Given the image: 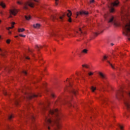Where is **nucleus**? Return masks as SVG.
<instances>
[{
    "instance_id": "f257e3e1",
    "label": "nucleus",
    "mask_w": 130,
    "mask_h": 130,
    "mask_svg": "<svg viewBox=\"0 0 130 130\" xmlns=\"http://www.w3.org/2000/svg\"><path fill=\"white\" fill-rule=\"evenodd\" d=\"M50 103L48 102L46 105H44L43 108V111L48 110V116H45V124L48 129H51V127L54 126V130L59 129L60 128V124L58 122V120L60 119L59 116V110L57 109L51 110L48 109Z\"/></svg>"
},
{
    "instance_id": "f03ea898",
    "label": "nucleus",
    "mask_w": 130,
    "mask_h": 130,
    "mask_svg": "<svg viewBox=\"0 0 130 130\" xmlns=\"http://www.w3.org/2000/svg\"><path fill=\"white\" fill-rule=\"evenodd\" d=\"M121 20L123 24L122 26L125 31L123 34L127 37L130 36V15L128 11L126 10L122 11Z\"/></svg>"
},
{
    "instance_id": "7ed1b4c3",
    "label": "nucleus",
    "mask_w": 130,
    "mask_h": 130,
    "mask_svg": "<svg viewBox=\"0 0 130 130\" xmlns=\"http://www.w3.org/2000/svg\"><path fill=\"white\" fill-rule=\"evenodd\" d=\"M109 2V5H108V8L110 12V13H114L115 10H114V7H117L119 2L118 0H108Z\"/></svg>"
},
{
    "instance_id": "20e7f679",
    "label": "nucleus",
    "mask_w": 130,
    "mask_h": 130,
    "mask_svg": "<svg viewBox=\"0 0 130 130\" xmlns=\"http://www.w3.org/2000/svg\"><path fill=\"white\" fill-rule=\"evenodd\" d=\"M108 22L112 23L116 27H117V26H120V22L119 21L113 16H111L109 17Z\"/></svg>"
},
{
    "instance_id": "39448f33",
    "label": "nucleus",
    "mask_w": 130,
    "mask_h": 130,
    "mask_svg": "<svg viewBox=\"0 0 130 130\" xmlns=\"http://www.w3.org/2000/svg\"><path fill=\"white\" fill-rule=\"evenodd\" d=\"M99 75L100 76V78L102 80L103 82H104L105 84V86L103 87V89L104 90H106V88L108 86V82L107 81H105L107 79L106 76L101 72H99Z\"/></svg>"
},
{
    "instance_id": "423d86ee",
    "label": "nucleus",
    "mask_w": 130,
    "mask_h": 130,
    "mask_svg": "<svg viewBox=\"0 0 130 130\" xmlns=\"http://www.w3.org/2000/svg\"><path fill=\"white\" fill-rule=\"evenodd\" d=\"M35 97H38V95L33 93H27L25 94V96H24L23 99L25 100H30L32 99V98H35Z\"/></svg>"
},
{
    "instance_id": "0eeeda50",
    "label": "nucleus",
    "mask_w": 130,
    "mask_h": 130,
    "mask_svg": "<svg viewBox=\"0 0 130 130\" xmlns=\"http://www.w3.org/2000/svg\"><path fill=\"white\" fill-rule=\"evenodd\" d=\"M30 7V8H34V3L30 1H28L23 4V9L24 10H28V8Z\"/></svg>"
},
{
    "instance_id": "6e6552de",
    "label": "nucleus",
    "mask_w": 130,
    "mask_h": 130,
    "mask_svg": "<svg viewBox=\"0 0 130 130\" xmlns=\"http://www.w3.org/2000/svg\"><path fill=\"white\" fill-rule=\"evenodd\" d=\"M65 16H66V14H63L62 16H59L58 17H56L54 15H52L51 19L53 21H54L55 20H57V21H60V22H62V21H63V18H64Z\"/></svg>"
},
{
    "instance_id": "1a4fd4ad",
    "label": "nucleus",
    "mask_w": 130,
    "mask_h": 130,
    "mask_svg": "<svg viewBox=\"0 0 130 130\" xmlns=\"http://www.w3.org/2000/svg\"><path fill=\"white\" fill-rule=\"evenodd\" d=\"M76 34H78L80 35V36H85L86 35V31H83V29L82 28H79V31H76L75 35H73L74 37L77 36Z\"/></svg>"
},
{
    "instance_id": "9d476101",
    "label": "nucleus",
    "mask_w": 130,
    "mask_h": 130,
    "mask_svg": "<svg viewBox=\"0 0 130 130\" xmlns=\"http://www.w3.org/2000/svg\"><path fill=\"white\" fill-rule=\"evenodd\" d=\"M124 104L126 106V109L128 110H129V109H130V101L128 100L125 101Z\"/></svg>"
},
{
    "instance_id": "9b49d317",
    "label": "nucleus",
    "mask_w": 130,
    "mask_h": 130,
    "mask_svg": "<svg viewBox=\"0 0 130 130\" xmlns=\"http://www.w3.org/2000/svg\"><path fill=\"white\" fill-rule=\"evenodd\" d=\"M18 13V11L16 9L10 10V15H13V16H16L17 13Z\"/></svg>"
},
{
    "instance_id": "f8f14e48",
    "label": "nucleus",
    "mask_w": 130,
    "mask_h": 130,
    "mask_svg": "<svg viewBox=\"0 0 130 130\" xmlns=\"http://www.w3.org/2000/svg\"><path fill=\"white\" fill-rule=\"evenodd\" d=\"M69 13L67 14V16L68 17V21L70 23L72 22V18H71V16H72V12L70 10H68Z\"/></svg>"
},
{
    "instance_id": "ddd939ff",
    "label": "nucleus",
    "mask_w": 130,
    "mask_h": 130,
    "mask_svg": "<svg viewBox=\"0 0 130 130\" xmlns=\"http://www.w3.org/2000/svg\"><path fill=\"white\" fill-rule=\"evenodd\" d=\"M89 14L88 12L86 11H80L79 12L77 13V16H79V15H88Z\"/></svg>"
},
{
    "instance_id": "4468645a",
    "label": "nucleus",
    "mask_w": 130,
    "mask_h": 130,
    "mask_svg": "<svg viewBox=\"0 0 130 130\" xmlns=\"http://www.w3.org/2000/svg\"><path fill=\"white\" fill-rule=\"evenodd\" d=\"M28 117H29V118L31 119V122L32 123H34V120H35V117L34 116V115H33V114H30Z\"/></svg>"
},
{
    "instance_id": "2eb2a0df",
    "label": "nucleus",
    "mask_w": 130,
    "mask_h": 130,
    "mask_svg": "<svg viewBox=\"0 0 130 130\" xmlns=\"http://www.w3.org/2000/svg\"><path fill=\"white\" fill-rule=\"evenodd\" d=\"M33 27L34 28H35L36 29H38V28H40V24L39 23H37V24H34L33 25Z\"/></svg>"
},
{
    "instance_id": "dca6fc26",
    "label": "nucleus",
    "mask_w": 130,
    "mask_h": 130,
    "mask_svg": "<svg viewBox=\"0 0 130 130\" xmlns=\"http://www.w3.org/2000/svg\"><path fill=\"white\" fill-rule=\"evenodd\" d=\"M107 62H108V63L110 64L112 69H113V70H115V67H114V66H113L111 63H110V61H109V60H107Z\"/></svg>"
},
{
    "instance_id": "f3484780",
    "label": "nucleus",
    "mask_w": 130,
    "mask_h": 130,
    "mask_svg": "<svg viewBox=\"0 0 130 130\" xmlns=\"http://www.w3.org/2000/svg\"><path fill=\"white\" fill-rule=\"evenodd\" d=\"M25 18L27 21H29L31 19V16L30 15H26L25 16Z\"/></svg>"
},
{
    "instance_id": "a211bd4d",
    "label": "nucleus",
    "mask_w": 130,
    "mask_h": 130,
    "mask_svg": "<svg viewBox=\"0 0 130 130\" xmlns=\"http://www.w3.org/2000/svg\"><path fill=\"white\" fill-rule=\"evenodd\" d=\"M19 102H20V100L19 99L14 101V103L16 105H19Z\"/></svg>"
},
{
    "instance_id": "6ab92c4d",
    "label": "nucleus",
    "mask_w": 130,
    "mask_h": 130,
    "mask_svg": "<svg viewBox=\"0 0 130 130\" xmlns=\"http://www.w3.org/2000/svg\"><path fill=\"white\" fill-rule=\"evenodd\" d=\"M0 6H1V7L3 8V9H5V8H6V5L4 3V2H1Z\"/></svg>"
},
{
    "instance_id": "aec40b11",
    "label": "nucleus",
    "mask_w": 130,
    "mask_h": 130,
    "mask_svg": "<svg viewBox=\"0 0 130 130\" xmlns=\"http://www.w3.org/2000/svg\"><path fill=\"white\" fill-rule=\"evenodd\" d=\"M82 66L83 68H85L86 69H89L90 68V66L88 64H83Z\"/></svg>"
},
{
    "instance_id": "412c9836",
    "label": "nucleus",
    "mask_w": 130,
    "mask_h": 130,
    "mask_svg": "<svg viewBox=\"0 0 130 130\" xmlns=\"http://www.w3.org/2000/svg\"><path fill=\"white\" fill-rule=\"evenodd\" d=\"M13 25H15V22L12 23V25L11 27H9L8 28H7V30H10V29H13V28H14Z\"/></svg>"
},
{
    "instance_id": "4be33fe9",
    "label": "nucleus",
    "mask_w": 130,
    "mask_h": 130,
    "mask_svg": "<svg viewBox=\"0 0 130 130\" xmlns=\"http://www.w3.org/2000/svg\"><path fill=\"white\" fill-rule=\"evenodd\" d=\"M72 93L74 94V95H77V90H75L74 89H73L72 90Z\"/></svg>"
},
{
    "instance_id": "5701e85b",
    "label": "nucleus",
    "mask_w": 130,
    "mask_h": 130,
    "mask_svg": "<svg viewBox=\"0 0 130 130\" xmlns=\"http://www.w3.org/2000/svg\"><path fill=\"white\" fill-rule=\"evenodd\" d=\"M13 117H14V115H10L8 116V119L9 120H11L12 119V118H13Z\"/></svg>"
},
{
    "instance_id": "b1692460",
    "label": "nucleus",
    "mask_w": 130,
    "mask_h": 130,
    "mask_svg": "<svg viewBox=\"0 0 130 130\" xmlns=\"http://www.w3.org/2000/svg\"><path fill=\"white\" fill-rule=\"evenodd\" d=\"M90 89H91L92 92H94L95 90H96V87H95L94 86H91Z\"/></svg>"
},
{
    "instance_id": "393cba45",
    "label": "nucleus",
    "mask_w": 130,
    "mask_h": 130,
    "mask_svg": "<svg viewBox=\"0 0 130 130\" xmlns=\"http://www.w3.org/2000/svg\"><path fill=\"white\" fill-rule=\"evenodd\" d=\"M25 31V29L24 28H19L18 32H24Z\"/></svg>"
},
{
    "instance_id": "a878e982",
    "label": "nucleus",
    "mask_w": 130,
    "mask_h": 130,
    "mask_svg": "<svg viewBox=\"0 0 130 130\" xmlns=\"http://www.w3.org/2000/svg\"><path fill=\"white\" fill-rule=\"evenodd\" d=\"M82 52H83V53H87L88 50H87V49H83L82 50Z\"/></svg>"
},
{
    "instance_id": "bb28decb",
    "label": "nucleus",
    "mask_w": 130,
    "mask_h": 130,
    "mask_svg": "<svg viewBox=\"0 0 130 130\" xmlns=\"http://www.w3.org/2000/svg\"><path fill=\"white\" fill-rule=\"evenodd\" d=\"M118 126L120 127L121 130H123V127L122 126H121L120 124H118Z\"/></svg>"
},
{
    "instance_id": "cd10ccee",
    "label": "nucleus",
    "mask_w": 130,
    "mask_h": 130,
    "mask_svg": "<svg viewBox=\"0 0 130 130\" xmlns=\"http://www.w3.org/2000/svg\"><path fill=\"white\" fill-rule=\"evenodd\" d=\"M123 93H124V92L123 91V90H121L120 91V95L122 96V97H123Z\"/></svg>"
},
{
    "instance_id": "c85d7f7f",
    "label": "nucleus",
    "mask_w": 130,
    "mask_h": 130,
    "mask_svg": "<svg viewBox=\"0 0 130 130\" xmlns=\"http://www.w3.org/2000/svg\"><path fill=\"white\" fill-rule=\"evenodd\" d=\"M31 126L34 129H35V128H36V125L35 124H32Z\"/></svg>"
},
{
    "instance_id": "c756f323",
    "label": "nucleus",
    "mask_w": 130,
    "mask_h": 130,
    "mask_svg": "<svg viewBox=\"0 0 130 130\" xmlns=\"http://www.w3.org/2000/svg\"><path fill=\"white\" fill-rule=\"evenodd\" d=\"M22 73L23 74V75H25V76L27 75V72H26L25 71H23Z\"/></svg>"
},
{
    "instance_id": "7c9ffc66",
    "label": "nucleus",
    "mask_w": 130,
    "mask_h": 130,
    "mask_svg": "<svg viewBox=\"0 0 130 130\" xmlns=\"http://www.w3.org/2000/svg\"><path fill=\"white\" fill-rule=\"evenodd\" d=\"M7 43H8V44H9V43L11 42V40H7L6 41Z\"/></svg>"
},
{
    "instance_id": "2f4dec72",
    "label": "nucleus",
    "mask_w": 130,
    "mask_h": 130,
    "mask_svg": "<svg viewBox=\"0 0 130 130\" xmlns=\"http://www.w3.org/2000/svg\"><path fill=\"white\" fill-rule=\"evenodd\" d=\"M17 4H18V5H23V3L20 2V1L17 2Z\"/></svg>"
},
{
    "instance_id": "473e14b6",
    "label": "nucleus",
    "mask_w": 130,
    "mask_h": 130,
    "mask_svg": "<svg viewBox=\"0 0 130 130\" xmlns=\"http://www.w3.org/2000/svg\"><path fill=\"white\" fill-rule=\"evenodd\" d=\"M19 36H20V37H26V36L25 35H19Z\"/></svg>"
},
{
    "instance_id": "72a5a7b5",
    "label": "nucleus",
    "mask_w": 130,
    "mask_h": 130,
    "mask_svg": "<svg viewBox=\"0 0 130 130\" xmlns=\"http://www.w3.org/2000/svg\"><path fill=\"white\" fill-rule=\"evenodd\" d=\"M40 47L41 48V46H36V48L38 49V50H39V48H40Z\"/></svg>"
},
{
    "instance_id": "f704fd0d",
    "label": "nucleus",
    "mask_w": 130,
    "mask_h": 130,
    "mask_svg": "<svg viewBox=\"0 0 130 130\" xmlns=\"http://www.w3.org/2000/svg\"><path fill=\"white\" fill-rule=\"evenodd\" d=\"M4 95H5V96H7V95H8V92H7L6 91H4Z\"/></svg>"
},
{
    "instance_id": "c9c22d12",
    "label": "nucleus",
    "mask_w": 130,
    "mask_h": 130,
    "mask_svg": "<svg viewBox=\"0 0 130 130\" xmlns=\"http://www.w3.org/2000/svg\"><path fill=\"white\" fill-rule=\"evenodd\" d=\"M69 106H72V104L71 103V102H68Z\"/></svg>"
},
{
    "instance_id": "e433bc0d",
    "label": "nucleus",
    "mask_w": 130,
    "mask_h": 130,
    "mask_svg": "<svg viewBox=\"0 0 130 130\" xmlns=\"http://www.w3.org/2000/svg\"><path fill=\"white\" fill-rule=\"evenodd\" d=\"M58 1V0H55V4L56 6H57V5H58V3H57V2Z\"/></svg>"
},
{
    "instance_id": "4c0bfd02",
    "label": "nucleus",
    "mask_w": 130,
    "mask_h": 130,
    "mask_svg": "<svg viewBox=\"0 0 130 130\" xmlns=\"http://www.w3.org/2000/svg\"><path fill=\"white\" fill-rule=\"evenodd\" d=\"M94 0H90V4H93V3H94Z\"/></svg>"
},
{
    "instance_id": "58836bf2",
    "label": "nucleus",
    "mask_w": 130,
    "mask_h": 130,
    "mask_svg": "<svg viewBox=\"0 0 130 130\" xmlns=\"http://www.w3.org/2000/svg\"><path fill=\"white\" fill-rule=\"evenodd\" d=\"M88 75H89V76H92V75H93V73H92V72H89V73H88Z\"/></svg>"
},
{
    "instance_id": "ea45409f",
    "label": "nucleus",
    "mask_w": 130,
    "mask_h": 130,
    "mask_svg": "<svg viewBox=\"0 0 130 130\" xmlns=\"http://www.w3.org/2000/svg\"><path fill=\"white\" fill-rule=\"evenodd\" d=\"M104 59H105V60L107 59V56H104Z\"/></svg>"
},
{
    "instance_id": "a19ab883",
    "label": "nucleus",
    "mask_w": 130,
    "mask_h": 130,
    "mask_svg": "<svg viewBox=\"0 0 130 130\" xmlns=\"http://www.w3.org/2000/svg\"><path fill=\"white\" fill-rule=\"evenodd\" d=\"M103 102H105L106 104H107V102H106V101L104 100V99H102Z\"/></svg>"
},
{
    "instance_id": "79ce46f5",
    "label": "nucleus",
    "mask_w": 130,
    "mask_h": 130,
    "mask_svg": "<svg viewBox=\"0 0 130 130\" xmlns=\"http://www.w3.org/2000/svg\"><path fill=\"white\" fill-rule=\"evenodd\" d=\"M25 59H30V57H29L28 56H25Z\"/></svg>"
},
{
    "instance_id": "37998d69",
    "label": "nucleus",
    "mask_w": 130,
    "mask_h": 130,
    "mask_svg": "<svg viewBox=\"0 0 130 130\" xmlns=\"http://www.w3.org/2000/svg\"><path fill=\"white\" fill-rule=\"evenodd\" d=\"M94 35L95 36H97V35H98V33H97V32H94Z\"/></svg>"
},
{
    "instance_id": "c03bdc74",
    "label": "nucleus",
    "mask_w": 130,
    "mask_h": 130,
    "mask_svg": "<svg viewBox=\"0 0 130 130\" xmlns=\"http://www.w3.org/2000/svg\"><path fill=\"white\" fill-rule=\"evenodd\" d=\"M69 86L70 87H72V83L69 81Z\"/></svg>"
},
{
    "instance_id": "a18cd8bd",
    "label": "nucleus",
    "mask_w": 130,
    "mask_h": 130,
    "mask_svg": "<svg viewBox=\"0 0 130 130\" xmlns=\"http://www.w3.org/2000/svg\"><path fill=\"white\" fill-rule=\"evenodd\" d=\"M7 128H8V129H10V128H11V127L10 126L8 125Z\"/></svg>"
},
{
    "instance_id": "49530a36",
    "label": "nucleus",
    "mask_w": 130,
    "mask_h": 130,
    "mask_svg": "<svg viewBox=\"0 0 130 130\" xmlns=\"http://www.w3.org/2000/svg\"><path fill=\"white\" fill-rule=\"evenodd\" d=\"M51 96H52V97L53 98H54V94H51Z\"/></svg>"
},
{
    "instance_id": "de8ad7c7",
    "label": "nucleus",
    "mask_w": 130,
    "mask_h": 130,
    "mask_svg": "<svg viewBox=\"0 0 130 130\" xmlns=\"http://www.w3.org/2000/svg\"><path fill=\"white\" fill-rule=\"evenodd\" d=\"M35 2H36V3H38V1L37 0H34Z\"/></svg>"
},
{
    "instance_id": "09e8293b",
    "label": "nucleus",
    "mask_w": 130,
    "mask_h": 130,
    "mask_svg": "<svg viewBox=\"0 0 130 130\" xmlns=\"http://www.w3.org/2000/svg\"><path fill=\"white\" fill-rule=\"evenodd\" d=\"M105 19H107V15L105 16Z\"/></svg>"
},
{
    "instance_id": "8fccbe9b",
    "label": "nucleus",
    "mask_w": 130,
    "mask_h": 130,
    "mask_svg": "<svg viewBox=\"0 0 130 130\" xmlns=\"http://www.w3.org/2000/svg\"><path fill=\"white\" fill-rule=\"evenodd\" d=\"M18 37H19V36H16L15 37V38H18Z\"/></svg>"
},
{
    "instance_id": "3c124183",
    "label": "nucleus",
    "mask_w": 130,
    "mask_h": 130,
    "mask_svg": "<svg viewBox=\"0 0 130 130\" xmlns=\"http://www.w3.org/2000/svg\"><path fill=\"white\" fill-rule=\"evenodd\" d=\"M111 44L112 46H113V45H114L113 43H111Z\"/></svg>"
},
{
    "instance_id": "603ef678",
    "label": "nucleus",
    "mask_w": 130,
    "mask_h": 130,
    "mask_svg": "<svg viewBox=\"0 0 130 130\" xmlns=\"http://www.w3.org/2000/svg\"><path fill=\"white\" fill-rule=\"evenodd\" d=\"M9 34H12V32H11V31H9Z\"/></svg>"
},
{
    "instance_id": "864d4df0",
    "label": "nucleus",
    "mask_w": 130,
    "mask_h": 130,
    "mask_svg": "<svg viewBox=\"0 0 130 130\" xmlns=\"http://www.w3.org/2000/svg\"><path fill=\"white\" fill-rule=\"evenodd\" d=\"M9 17L12 18V15H10Z\"/></svg>"
},
{
    "instance_id": "5fc2aeb1",
    "label": "nucleus",
    "mask_w": 130,
    "mask_h": 130,
    "mask_svg": "<svg viewBox=\"0 0 130 130\" xmlns=\"http://www.w3.org/2000/svg\"><path fill=\"white\" fill-rule=\"evenodd\" d=\"M1 15H3V12H1Z\"/></svg>"
},
{
    "instance_id": "6e6d98bb",
    "label": "nucleus",
    "mask_w": 130,
    "mask_h": 130,
    "mask_svg": "<svg viewBox=\"0 0 130 130\" xmlns=\"http://www.w3.org/2000/svg\"><path fill=\"white\" fill-rule=\"evenodd\" d=\"M29 52H31V50H29Z\"/></svg>"
},
{
    "instance_id": "4d7b16f0",
    "label": "nucleus",
    "mask_w": 130,
    "mask_h": 130,
    "mask_svg": "<svg viewBox=\"0 0 130 130\" xmlns=\"http://www.w3.org/2000/svg\"><path fill=\"white\" fill-rule=\"evenodd\" d=\"M128 40H129V41H130V38H128Z\"/></svg>"
},
{
    "instance_id": "13d9d810",
    "label": "nucleus",
    "mask_w": 130,
    "mask_h": 130,
    "mask_svg": "<svg viewBox=\"0 0 130 130\" xmlns=\"http://www.w3.org/2000/svg\"><path fill=\"white\" fill-rule=\"evenodd\" d=\"M27 108H29V106L27 107Z\"/></svg>"
},
{
    "instance_id": "bf43d9fd",
    "label": "nucleus",
    "mask_w": 130,
    "mask_h": 130,
    "mask_svg": "<svg viewBox=\"0 0 130 130\" xmlns=\"http://www.w3.org/2000/svg\"><path fill=\"white\" fill-rule=\"evenodd\" d=\"M2 22V21L0 20V23Z\"/></svg>"
},
{
    "instance_id": "052dcab7",
    "label": "nucleus",
    "mask_w": 130,
    "mask_h": 130,
    "mask_svg": "<svg viewBox=\"0 0 130 130\" xmlns=\"http://www.w3.org/2000/svg\"><path fill=\"white\" fill-rule=\"evenodd\" d=\"M0 50L1 51V50H2V49H0Z\"/></svg>"
},
{
    "instance_id": "680f3d73",
    "label": "nucleus",
    "mask_w": 130,
    "mask_h": 130,
    "mask_svg": "<svg viewBox=\"0 0 130 130\" xmlns=\"http://www.w3.org/2000/svg\"><path fill=\"white\" fill-rule=\"evenodd\" d=\"M0 39H1V36H0Z\"/></svg>"
}]
</instances>
